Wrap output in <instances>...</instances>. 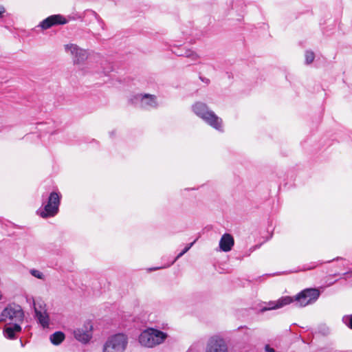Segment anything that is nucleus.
Wrapping results in <instances>:
<instances>
[{"label":"nucleus","instance_id":"obj_1","mask_svg":"<svg viewBox=\"0 0 352 352\" xmlns=\"http://www.w3.org/2000/svg\"><path fill=\"white\" fill-rule=\"evenodd\" d=\"M192 108L193 112L208 124L218 131H222V119L218 117L214 111L210 110L206 104L196 102Z\"/></svg>","mask_w":352,"mask_h":352},{"label":"nucleus","instance_id":"obj_2","mask_svg":"<svg viewBox=\"0 0 352 352\" xmlns=\"http://www.w3.org/2000/svg\"><path fill=\"white\" fill-rule=\"evenodd\" d=\"M167 334L160 330L148 328L143 331L139 336V342L146 347H153L162 343Z\"/></svg>","mask_w":352,"mask_h":352},{"label":"nucleus","instance_id":"obj_3","mask_svg":"<svg viewBox=\"0 0 352 352\" xmlns=\"http://www.w3.org/2000/svg\"><path fill=\"white\" fill-rule=\"evenodd\" d=\"M61 195L57 192H52L46 204L43 203V209H39L37 214L43 218L54 217L58 212Z\"/></svg>","mask_w":352,"mask_h":352},{"label":"nucleus","instance_id":"obj_4","mask_svg":"<svg viewBox=\"0 0 352 352\" xmlns=\"http://www.w3.org/2000/svg\"><path fill=\"white\" fill-rule=\"evenodd\" d=\"M320 291L315 288L305 289L292 298V302L298 307L314 303L320 296Z\"/></svg>","mask_w":352,"mask_h":352},{"label":"nucleus","instance_id":"obj_5","mask_svg":"<svg viewBox=\"0 0 352 352\" xmlns=\"http://www.w3.org/2000/svg\"><path fill=\"white\" fill-rule=\"evenodd\" d=\"M127 344V337L123 333L116 334L106 342L103 352H124Z\"/></svg>","mask_w":352,"mask_h":352},{"label":"nucleus","instance_id":"obj_6","mask_svg":"<svg viewBox=\"0 0 352 352\" xmlns=\"http://www.w3.org/2000/svg\"><path fill=\"white\" fill-rule=\"evenodd\" d=\"M24 317L23 311L21 306L12 304L6 307L2 311L1 320L9 323H19L23 321Z\"/></svg>","mask_w":352,"mask_h":352},{"label":"nucleus","instance_id":"obj_7","mask_svg":"<svg viewBox=\"0 0 352 352\" xmlns=\"http://www.w3.org/2000/svg\"><path fill=\"white\" fill-rule=\"evenodd\" d=\"M130 102L141 109L154 108L157 106L155 96L151 94H136L130 99Z\"/></svg>","mask_w":352,"mask_h":352},{"label":"nucleus","instance_id":"obj_8","mask_svg":"<svg viewBox=\"0 0 352 352\" xmlns=\"http://www.w3.org/2000/svg\"><path fill=\"white\" fill-rule=\"evenodd\" d=\"M93 326L90 321L85 323L82 327L74 331V336L78 342L87 344L92 338Z\"/></svg>","mask_w":352,"mask_h":352},{"label":"nucleus","instance_id":"obj_9","mask_svg":"<svg viewBox=\"0 0 352 352\" xmlns=\"http://www.w3.org/2000/svg\"><path fill=\"white\" fill-rule=\"evenodd\" d=\"M67 23V20L63 15L54 14L41 21L37 27L41 28L42 30H47L53 26L64 25Z\"/></svg>","mask_w":352,"mask_h":352},{"label":"nucleus","instance_id":"obj_10","mask_svg":"<svg viewBox=\"0 0 352 352\" xmlns=\"http://www.w3.org/2000/svg\"><path fill=\"white\" fill-rule=\"evenodd\" d=\"M205 352H228V347L223 339L212 337L207 343Z\"/></svg>","mask_w":352,"mask_h":352},{"label":"nucleus","instance_id":"obj_11","mask_svg":"<svg viewBox=\"0 0 352 352\" xmlns=\"http://www.w3.org/2000/svg\"><path fill=\"white\" fill-rule=\"evenodd\" d=\"M65 49L67 52H70L73 56L75 63L83 62L87 57L86 51L79 48L75 44H67L65 46Z\"/></svg>","mask_w":352,"mask_h":352},{"label":"nucleus","instance_id":"obj_12","mask_svg":"<svg viewBox=\"0 0 352 352\" xmlns=\"http://www.w3.org/2000/svg\"><path fill=\"white\" fill-rule=\"evenodd\" d=\"M292 302V298L291 296H283L276 301L269 302L267 307L262 309L263 311L272 310L281 308L285 305H289Z\"/></svg>","mask_w":352,"mask_h":352},{"label":"nucleus","instance_id":"obj_13","mask_svg":"<svg viewBox=\"0 0 352 352\" xmlns=\"http://www.w3.org/2000/svg\"><path fill=\"white\" fill-rule=\"evenodd\" d=\"M234 244V241L233 236L228 233L223 234L219 241V248L225 252L230 251Z\"/></svg>","mask_w":352,"mask_h":352},{"label":"nucleus","instance_id":"obj_14","mask_svg":"<svg viewBox=\"0 0 352 352\" xmlns=\"http://www.w3.org/2000/svg\"><path fill=\"white\" fill-rule=\"evenodd\" d=\"M11 324L12 325L6 327L4 329L3 335L6 338L13 340L16 338L15 333L20 332L21 331V327L19 323L12 322Z\"/></svg>","mask_w":352,"mask_h":352},{"label":"nucleus","instance_id":"obj_15","mask_svg":"<svg viewBox=\"0 0 352 352\" xmlns=\"http://www.w3.org/2000/svg\"><path fill=\"white\" fill-rule=\"evenodd\" d=\"M35 316L38 320V323L43 327L46 328L49 326L50 318L47 311H41L34 307Z\"/></svg>","mask_w":352,"mask_h":352},{"label":"nucleus","instance_id":"obj_16","mask_svg":"<svg viewBox=\"0 0 352 352\" xmlns=\"http://www.w3.org/2000/svg\"><path fill=\"white\" fill-rule=\"evenodd\" d=\"M174 53L178 56H184L186 58H190L192 60H195L197 59V55L191 50H187L184 47H181L177 48Z\"/></svg>","mask_w":352,"mask_h":352},{"label":"nucleus","instance_id":"obj_17","mask_svg":"<svg viewBox=\"0 0 352 352\" xmlns=\"http://www.w3.org/2000/svg\"><path fill=\"white\" fill-rule=\"evenodd\" d=\"M65 334L62 331H56L50 336V341L54 345L60 344L65 340Z\"/></svg>","mask_w":352,"mask_h":352},{"label":"nucleus","instance_id":"obj_18","mask_svg":"<svg viewBox=\"0 0 352 352\" xmlns=\"http://www.w3.org/2000/svg\"><path fill=\"white\" fill-rule=\"evenodd\" d=\"M84 16H89L95 18L98 22L100 24L102 29H104V23L103 20L100 18V16L94 10H87L84 12Z\"/></svg>","mask_w":352,"mask_h":352},{"label":"nucleus","instance_id":"obj_19","mask_svg":"<svg viewBox=\"0 0 352 352\" xmlns=\"http://www.w3.org/2000/svg\"><path fill=\"white\" fill-rule=\"evenodd\" d=\"M196 240H195L193 242L188 244L185 248L174 258V260H173L171 261V263L168 265V266H170L171 265H173L179 257H181L182 256H183L186 252H187L190 249V248L194 245V243H195Z\"/></svg>","mask_w":352,"mask_h":352},{"label":"nucleus","instance_id":"obj_20","mask_svg":"<svg viewBox=\"0 0 352 352\" xmlns=\"http://www.w3.org/2000/svg\"><path fill=\"white\" fill-rule=\"evenodd\" d=\"M315 58V54L311 51H306L305 52V63L309 65L311 63Z\"/></svg>","mask_w":352,"mask_h":352},{"label":"nucleus","instance_id":"obj_21","mask_svg":"<svg viewBox=\"0 0 352 352\" xmlns=\"http://www.w3.org/2000/svg\"><path fill=\"white\" fill-rule=\"evenodd\" d=\"M342 322L350 329H352V314L343 316Z\"/></svg>","mask_w":352,"mask_h":352},{"label":"nucleus","instance_id":"obj_22","mask_svg":"<svg viewBox=\"0 0 352 352\" xmlns=\"http://www.w3.org/2000/svg\"><path fill=\"white\" fill-rule=\"evenodd\" d=\"M30 274L33 276H34V277H36L37 278H39V279H43L44 278L43 274L41 272H40V271H38L37 270H35V269L31 270H30Z\"/></svg>","mask_w":352,"mask_h":352},{"label":"nucleus","instance_id":"obj_23","mask_svg":"<svg viewBox=\"0 0 352 352\" xmlns=\"http://www.w3.org/2000/svg\"><path fill=\"white\" fill-rule=\"evenodd\" d=\"M321 263H319L318 262L316 263H311L310 264L306 265L304 266L303 270H310L312 269L316 268L317 266L320 265Z\"/></svg>","mask_w":352,"mask_h":352},{"label":"nucleus","instance_id":"obj_24","mask_svg":"<svg viewBox=\"0 0 352 352\" xmlns=\"http://www.w3.org/2000/svg\"><path fill=\"white\" fill-rule=\"evenodd\" d=\"M265 349L267 352H275V350L271 348L268 344L265 345Z\"/></svg>","mask_w":352,"mask_h":352},{"label":"nucleus","instance_id":"obj_25","mask_svg":"<svg viewBox=\"0 0 352 352\" xmlns=\"http://www.w3.org/2000/svg\"><path fill=\"white\" fill-rule=\"evenodd\" d=\"M199 78H200V80L201 81L206 82V84H208L210 82V80L208 78H204V77H201V76H200Z\"/></svg>","mask_w":352,"mask_h":352},{"label":"nucleus","instance_id":"obj_26","mask_svg":"<svg viewBox=\"0 0 352 352\" xmlns=\"http://www.w3.org/2000/svg\"><path fill=\"white\" fill-rule=\"evenodd\" d=\"M6 15H8L6 12L0 11V19H3Z\"/></svg>","mask_w":352,"mask_h":352},{"label":"nucleus","instance_id":"obj_27","mask_svg":"<svg viewBox=\"0 0 352 352\" xmlns=\"http://www.w3.org/2000/svg\"><path fill=\"white\" fill-rule=\"evenodd\" d=\"M0 11L6 12V9L4 8V7L1 5H0Z\"/></svg>","mask_w":352,"mask_h":352},{"label":"nucleus","instance_id":"obj_28","mask_svg":"<svg viewBox=\"0 0 352 352\" xmlns=\"http://www.w3.org/2000/svg\"><path fill=\"white\" fill-rule=\"evenodd\" d=\"M113 134H114V131H111V132H110V135H111V136H112Z\"/></svg>","mask_w":352,"mask_h":352},{"label":"nucleus","instance_id":"obj_29","mask_svg":"<svg viewBox=\"0 0 352 352\" xmlns=\"http://www.w3.org/2000/svg\"><path fill=\"white\" fill-rule=\"evenodd\" d=\"M160 268H161L160 267H158L154 268V270H157V269H160Z\"/></svg>","mask_w":352,"mask_h":352}]
</instances>
